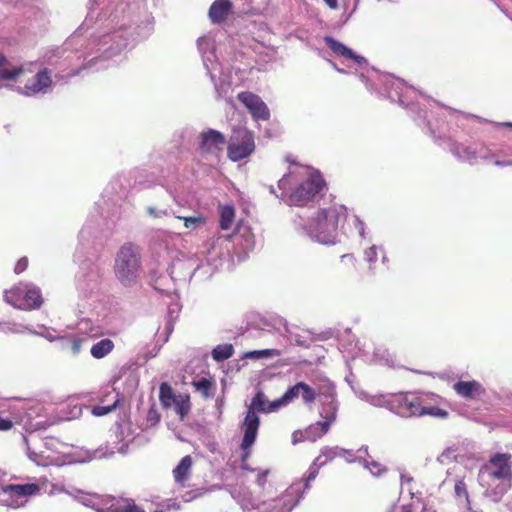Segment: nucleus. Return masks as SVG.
Wrapping results in <instances>:
<instances>
[{"label":"nucleus","mask_w":512,"mask_h":512,"mask_svg":"<svg viewBox=\"0 0 512 512\" xmlns=\"http://www.w3.org/2000/svg\"><path fill=\"white\" fill-rule=\"evenodd\" d=\"M347 209L341 204H332L321 209L304 226L306 232L323 244L334 243L339 226L346 221Z\"/></svg>","instance_id":"obj_1"},{"label":"nucleus","mask_w":512,"mask_h":512,"mask_svg":"<svg viewBox=\"0 0 512 512\" xmlns=\"http://www.w3.org/2000/svg\"><path fill=\"white\" fill-rule=\"evenodd\" d=\"M274 403H276V400L268 401L264 392L261 390H258L252 398L243 421L244 435L240 445L243 451L241 456L242 464L249 459L251 455V447L256 440L260 426V418L257 415V412L268 414L278 411L280 407H274Z\"/></svg>","instance_id":"obj_2"},{"label":"nucleus","mask_w":512,"mask_h":512,"mask_svg":"<svg viewBox=\"0 0 512 512\" xmlns=\"http://www.w3.org/2000/svg\"><path fill=\"white\" fill-rule=\"evenodd\" d=\"M140 270L139 249L132 243L124 244L115 258L114 272L116 278L124 285L131 284Z\"/></svg>","instance_id":"obj_3"},{"label":"nucleus","mask_w":512,"mask_h":512,"mask_svg":"<svg viewBox=\"0 0 512 512\" xmlns=\"http://www.w3.org/2000/svg\"><path fill=\"white\" fill-rule=\"evenodd\" d=\"M255 147L253 132L246 127H235L227 146V156L234 162L241 161L249 157Z\"/></svg>","instance_id":"obj_4"},{"label":"nucleus","mask_w":512,"mask_h":512,"mask_svg":"<svg viewBox=\"0 0 512 512\" xmlns=\"http://www.w3.org/2000/svg\"><path fill=\"white\" fill-rule=\"evenodd\" d=\"M39 491L40 487L35 483L4 485L0 487V503L11 508H19L25 505V498Z\"/></svg>","instance_id":"obj_5"},{"label":"nucleus","mask_w":512,"mask_h":512,"mask_svg":"<svg viewBox=\"0 0 512 512\" xmlns=\"http://www.w3.org/2000/svg\"><path fill=\"white\" fill-rule=\"evenodd\" d=\"M325 187V181L320 175H310L302 181L289 195V203L304 206L319 194Z\"/></svg>","instance_id":"obj_6"},{"label":"nucleus","mask_w":512,"mask_h":512,"mask_svg":"<svg viewBox=\"0 0 512 512\" xmlns=\"http://www.w3.org/2000/svg\"><path fill=\"white\" fill-rule=\"evenodd\" d=\"M237 99L246 107L255 121H268L270 119V110L266 103L255 93L242 91L237 95Z\"/></svg>","instance_id":"obj_7"},{"label":"nucleus","mask_w":512,"mask_h":512,"mask_svg":"<svg viewBox=\"0 0 512 512\" xmlns=\"http://www.w3.org/2000/svg\"><path fill=\"white\" fill-rule=\"evenodd\" d=\"M512 463L511 454L509 453H496L493 455L485 469L489 471L490 476L496 479H512Z\"/></svg>","instance_id":"obj_8"},{"label":"nucleus","mask_w":512,"mask_h":512,"mask_svg":"<svg viewBox=\"0 0 512 512\" xmlns=\"http://www.w3.org/2000/svg\"><path fill=\"white\" fill-rule=\"evenodd\" d=\"M453 390L459 397L465 400H478L486 394L483 385L476 380L457 381L453 384Z\"/></svg>","instance_id":"obj_9"},{"label":"nucleus","mask_w":512,"mask_h":512,"mask_svg":"<svg viewBox=\"0 0 512 512\" xmlns=\"http://www.w3.org/2000/svg\"><path fill=\"white\" fill-rule=\"evenodd\" d=\"M200 138V149L203 153L219 154L226 143L225 136L213 129L202 132Z\"/></svg>","instance_id":"obj_10"},{"label":"nucleus","mask_w":512,"mask_h":512,"mask_svg":"<svg viewBox=\"0 0 512 512\" xmlns=\"http://www.w3.org/2000/svg\"><path fill=\"white\" fill-rule=\"evenodd\" d=\"M336 448L324 447L319 456L315 458L308 469L305 477V488H309L310 483L317 477L319 469L337 457Z\"/></svg>","instance_id":"obj_11"},{"label":"nucleus","mask_w":512,"mask_h":512,"mask_svg":"<svg viewBox=\"0 0 512 512\" xmlns=\"http://www.w3.org/2000/svg\"><path fill=\"white\" fill-rule=\"evenodd\" d=\"M324 41L335 54L347 59H352L360 66L367 64V60L365 59V57L357 55L352 49L348 48L343 43L337 41L333 37L326 36L324 38Z\"/></svg>","instance_id":"obj_12"},{"label":"nucleus","mask_w":512,"mask_h":512,"mask_svg":"<svg viewBox=\"0 0 512 512\" xmlns=\"http://www.w3.org/2000/svg\"><path fill=\"white\" fill-rule=\"evenodd\" d=\"M231 10L230 0H215L209 8L208 16L213 24H221L227 20Z\"/></svg>","instance_id":"obj_13"},{"label":"nucleus","mask_w":512,"mask_h":512,"mask_svg":"<svg viewBox=\"0 0 512 512\" xmlns=\"http://www.w3.org/2000/svg\"><path fill=\"white\" fill-rule=\"evenodd\" d=\"M52 84V79L47 69H44L38 72L35 75V80L31 84H26L24 86V94L27 96L37 94L39 92H44L47 88H49Z\"/></svg>","instance_id":"obj_14"},{"label":"nucleus","mask_w":512,"mask_h":512,"mask_svg":"<svg viewBox=\"0 0 512 512\" xmlns=\"http://www.w3.org/2000/svg\"><path fill=\"white\" fill-rule=\"evenodd\" d=\"M399 413L403 416L423 415L425 408L421 406V401L415 396H403L399 399Z\"/></svg>","instance_id":"obj_15"},{"label":"nucleus","mask_w":512,"mask_h":512,"mask_svg":"<svg viewBox=\"0 0 512 512\" xmlns=\"http://www.w3.org/2000/svg\"><path fill=\"white\" fill-rule=\"evenodd\" d=\"M107 512H145L140 506L136 505L132 499L107 498Z\"/></svg>","instance_id":"obj_16"},{"label":"nucleus","mask_w":512,"mask_h":512,"mask_svg":"<svg viewBox=\"0 0 512 512\" xmlns=\"http://www.w3.org/2000/svg\"><path fill=\"white\" fill-rule=\"evenodd\" d=\"M193 459L190 455L184 456L179 464L173 469V477L180 487H185L189 480Z\"/></svg>","instance_id":"obj_17"},{"label":"nucleus","mask_w":512,"mask_h":512,"mask_svg":"<svg viewBox=\"0 0 512 512\" xmlns=\"http://www.w3.org/2000/svg\"><path fill=\"white\" fill-rule=\"evenodd\" d=\"M265 496L267 497V500L275 502L274 507L279 508L280 512H289L296 504V500L294 499V490H292V488L286 489L277 498H274L270 491H267Z\"/></svg>","instance_id":"obj_18"},{"label":"nucleus","mask_w":512,"mask_h":512,"mask_svg":"<svg viewBox=\"0 0 512 512\" xmlns=\"http://www.w3.org/2000/svg\"><path fill=\"white\" fill-rule=\"evenodd\" d=\"M235 220V208L233 205H219V227L221 230H229Z\"/></svg>","instance_id":"obj_19"},{"label":"nucleus","mask_w":512,"mask_h":512,"mask_svg":"<svg viewBox=\"0 0 512 512\" xmlns=\"http://www.w3.org/2000/svg\"><path fill=\"white\" fill-rule=\"evenodd\" d=\"M302 382H297L289 387L287 391L274 403V407H285L301 395Z\"/></svg>","instance_id":"obj_20"},{"label":"nucleus","mask_w":512,"mask_h":512,"mask_svg":"<svg viewBox=\"0 0 512 512\" xmlns=\"http://www.w3.org/2000/svg\"><path fill=\"white\" fill-rule=\"evenodd\" d=\"M114 349V343L112 340L105 338L95 343L90 350L91 355L95 359H101L107 356Z\"/></svg>","instance_id":"obj_21"},{"label":"nucleus","mask_w":512,"mask_h":512,"mask_svg":"<svg viewBox=\"0 0 512 512\" xmlns=\"http://www.w3.org/2000/svg\"><path fill=\"white\" fill-rule=\"evenodd\" d=\"M177 395H175L172 387L167 383H161L159 387V400L164 409H169L175 402Z\"/></svg>","instance_id":"obj_22"},{"label":"nucleus","mask_w":512,"mask_h":512,"mask_svg":"<svg viewBox=\"0 0 512 512\" xmlns=\"http://www.w3.org/2000/svg\"><path fill=\"white\" fill-rule=\"evenodd\" d=\"M25 307L28 309H38L43 303L42 294L39 288H29L24 295Z\"/></svg>","instance_id":"obj_23"},{"label":"nucleus","mask_w":512,"mask_h":512,"mask_svg":"<svg viewBox=\"0 0 512 512\" xmlns=\"http://www.w3.org/2000/svg\"><path fill=\"white\" fill-rule=\"evenodd\" d=\"M465 479L466 475L457 476L454 481V494L457 501L469 504V493Z\"/></svg>","instance_id":"obj_24"},{"label":"nucleus","mask_w":512,"mask_h":512,"mask_svg":"<svg viewBox=\"0 0 512 512\" xmlns=\"http://www.w3.org/2000/svg\"><path fill=\"white\" fill-rule=\"evenodd\" d=\"M173 405L175 412L183 420L191 409L190 396L188 394H178Z\"/></svg>","instance_id":"obj_25"},{"label":"nucleus","mask_w":512,"mask_h":512,"mask_svg":"<svg viewBox=\"0 0 512 512\" xmlns=\"http://www.w3.org/2000/svg\"><path fill=\"white\" fill-rule=\"evenodd\" d=\"M192 386L198 391L203 398L213 397L214 382L207 378H201L192 382Z\"/></svg>","instance_id":"obj_26"},{"label":"nucleus","mask_w":512,"mask_h":512,"mask_svg":"<svg viewBox=\"0 0 512 512\" xmlns=\"http://www.w3.org/2000/svg\"><path fill=\"white\" fill-rule=\"evenodd\" d=\"M233 353H234V348H233L232 344H222V345L216 346L212 350V358L217 362H221L226 359H229L233 355Z\"/></svg>","instance_id":"obj_27"},{"label":"nucleus","mask_w":512,"mask_h":512,"mask_svg":"<svg viewBox=\"0 0 512 512\" xmlns=\"http://www.w3.org/2000/svg\"><path fill=\"white\" fill-rule=\"evenodd\" d=\"M338 404L333 399L324 403L321 407L320 415L324 420L335 422L337 418Z\"/></svg>","instance_id":"obj_28"},{"label":"nucleus","mask_w":512,"mask_h":512,"mask_svg":"<svg viewBox=\"0 0 512 512\" xmlns=\"http://www.w3.org/2000/svg\"><path fill=\"white\" fill-rule=\"evenodd\" d=\"M177 219L182 220L184 222V226L187 229L195 230L199 228L200 226H203L206 224L207 219L205 216L198 214L196 216H190V217H184V216H177Z\"/></svg>","instance_id":"obj_29"},{"label":"nucleus","mask_w":512,"mask_h":512,"mask_svg":"<svg viewBox=\"0 0 512 512\" xmlns=\"http://www.w3.org/2000/svg\"><path fill=\"white\" fill-rule=\"evenodd\" d=\"M281 355V351L278 349H263V350H254L249 351L245 354L246 358L250 359H262V358H273Z\"/></svg>","instance_id":"obj_30"},{"label":"nucleus","mask_w":512,"mask_h":512,"mask_svg":"<svg viewBox=\"0 0 512 512\" xmlns=\"http://www.w3.org/2000/svg\"><path fill=\"white\" fill-rule=\"evenodd\" d=\"M301 397L305 404H312L316 400L317 392L310 385L302 382Z\"/></svg>","instance_id":"obj_31"},{"label":"nucleus","mask_w":512,"mask_h":512,"mask_svg":"<svg viewBox=\"0 0 512 512\" xmlns=\"http://www.w3.org/2000/svg\"><path fill=\"white\" fill-rule=\"evenodd\" d=\"M334 422L329 420L318 421L315 424L310 425V431L318 430V433L315 434V437H323L330 429V426Z\"/></svg>","instance_id":"obj_32"},{"label":"nucleus","mask_w":512,"mask_h":512,"mask_svg":"<svg viewBox=\"0 0 512 512\" xmlns=\"http://www.w3.org/2000/svg\"><path fill=\"white\" fill-rule=\"evenodd\" d=\"M85 342V338L78 337V336H72L69 338V349L73 355H77L80 353L82 349V345Z\"/></svg>","instance_id":"obj_33"},{"label":"nucleus","mask_w":512,"mask_h":512,"mask_svg":"<svg viewBox=\"0 0 512 512\" xmlns=\"http://www.w3.org/2000/svg\"><path fill=\"white\" fill-rule=\"evenodd\" d=\"M23 72L21 67L0 70V78L4 80H13Z\"/></svg>","instance_id":"obj_34"},{"label":"nucleus","mask_w":512,"mask_h":512,"mask_svg":"<svg viewBox=\"0 0 512 512\" xmlns=\"http://www.w3.org/2000/svg\"><path fill=\"white\" fill-rule=\"evenodd\" d=\"M367 467L374 476H381L387 472V468L385 466L375 461L368 462Z\"/></svg>","instance_id":"obj_35"},{"label":"nucleus","mask_w":512,"mask_h":512,"mask_svg":"<svg viewBox=\"0 0 512 512\" xmlns=\"http://www.w3.org/2000/svg\"><path fill=\"white\" fill-rule=\"evenodd\" d=\"M115 407H116V403H114L113 405H109V406H95V407H93L92 413L95 416H104V415L110 413L112 410H114Z\"/></svg>","instance_id":"obj_36"},{"label":"nucleus","mask_w":512,"mask_h":512,"mask_svg":"<svg viewBox=\"0 0 512 512\" xmlns=\"http://www.w3.org/2000/svg\"><path fill=\"white\" fill-rule=\"evenodd\" d=\"M424 414H428V415L436 416V417H440V418H446L448 416V412L439 407H430L427 409L425 408Z\"/></svg>","instance_id":"obj_37"},{"label":"nucleus","mask_w":512,"mask_h":512,"mask_svg":"<svg viewBox=\"0 0 512 512\" xmlns=\"http://www.w3.org/2000/svg\"><path fill=\"white\" fill-rule=\"evenodd\" d=\"M160 420V415L155 407V405L153 404L148 413H147V421L151 424V425H155L156 423H158Z\"/></svg>","instance_id":"obj_38"},{"label":"nucleus","mask_w":512,"mask_h":512,"mask_svg":"<svg viewBox=\"0 0 512 512\" xmlns=\"http://www.w3.org/2000/svg\"><path fill=\"white\" fill-rule=\"evenodd\" d=\"M28 264H29V261H28L27 257L20 258L17 261V263L15 264L14 272L16 274H20V273L24 272L28 268Z\"/></svg>","instance_id":"obj_39"},{"label":"nucleus","mask_w":512,"mask_h":512,"mask_svg":"<svg viewBox=\"0 0 512 512\" xmlns=\"http://www.w3.org/2000/svg\"><path fill=\"white\" fill-rule=\"evenodd\" d=\"M12 427H13V422L8 418L2 417V415L0 414V431H8Z\"/></svg>","instance_id":"obj_40"},{"label":"nucleus","mask_w":512,"mask_h":512,"mask_svg":"<svg viewBox=\"0 0 512 512\" xmlns=\"http://www.w3.org/2000/svg\"><path fill=\"white\" fill-rule=\"evenodd\" d=\"M365 258L369 262H373V261L376 260V258H377V249H376L375 246H372V247L368 248L365 251Z\"/></svg>","instance_id":"obj_41"},{"label":"nucleus","mask_w":512,"mask_h":512,"mask_svg":"<svg viewBox=\"0 0 512 512\" xmlns=\"http://www.w3.org/2000/svg\"><path fill=\"white\" fill-rule=\"evenodd\" d=\"M268 474H269V470H265L262 473L258 474V476H257L256 482L263 489H265V484L267 483Z\"/></svg>","instance_id":"obj_42"},{"label":"nucleus","mask_w":512,"mask_h":512,"mask_svg":"<svg viewBox=\"0 0 512 512\" xmlns=\"http://www.w3.org/2000/svg\"><path fill=\"white\" fill-rule=\"evenodd\" d=\"M388 512H412L411 507L408 505L394 504L390 507Z\"/></svg>","instance_id":"obj_43"},{"label":"nucleus","mask_w":512,"mask_h":512,"mask_svg":"<svg viewBox=\"0 0 512 512\" xmlns=\"http://www.w3.org/2000/svg\"><path fill=\"white\" fill-rule=\"evenodd\" d=\"M147 213L153 218H160L167 214L166 211H159L154 207H148Z\"/></svg>","instance_id":"obj_44"},{"label":"nucleus","mask_w":512,"mask_h":512,"mask_svg":"<svg viewBox=\"0 0 512 512\" xmlns=\"http://www.w3.org/2000/svg\"><path fill=\"white\" fill-rule=\"evenodd\" d=\"M318 433V430H313V431H310V426L305 430V438L307 440H310L312 442L316 441L317 439H319L320 437H315V434Z\"/></svg>","instance_id":"obj_45"},{"label":"nucleus","mask_w":512,"mask_h":512,"mask_svg":"<svg viewBox=\"0 0 512 512\" xmlns=\"http://www.w3.org/2000/svg\"><path fill=\"white\" fill-rule=\"evenodd\" d=\"M289 179L290 177L288 175H285L283 176L279 181H278V187L282 190H285L287 188V186L289 185Z\"/></svg>","instance_id":"obj_46"},{"label":"nucleus","mask_w":512,"mask_h":512,"mask_svg":"<svg viewBox=\"0 0 512 512\" xmlns=\"http://www.w3.org/2000/svg\"><path fill=\"white\" fill-rule=\"evenodd\" d=\"M302 436V433L300 431H295L292 435L293 437V444H296L300 441V437Z\"/></svg>","instance_id":"obj_47"},{"label":"nucleus","mask_w":512,"mask_h":512,"mask_svg":"<svg viewBox=\"0 0 512 512\" xmlns=\"http://www.w3.org/2000/svg\"><path fill=\"white\" fill-rule=\"evenodd\" d=\"M324 2L329 6L331 9L337 8V0H324Z\"/></svg>","instance_id":"obj_48"},{"label":"nucleus","mask_w":512,"mask_h":512,"mask_svg":"<svg viewBox=\"0 0 512 512\" xmlns=\"http://www.w3.org/2000/svg\"><path fill=\"white\" fill-rule=\"evenodd\" d=\"M10 294H12V293H11V292H6V293H5V299H6V301H7L9 304L13 305L14 307H19V306H18V305H17V304H16V303H15V302L10 298Z\"/></svg>","instance_id":"obj_49"},{"label":"nucleus","mask_w":512,"mask_h":512,"mask_svg":"<svg viewBox=\"0 0 512 512\" xmlns=\"http://www.w3.org/2000/svg\"><path fill=\"white\" fill-rule=\"evenodd\" d=\"M495 165H496V166H500V167L508 166V165H507V161H499V160H497V161L495 162Z\"/></svg>","instance_id":"obj_50"},{"label":"nucleus","mask_w":512,"mask_h":512,"mask_svg":"<svg viewBox=\"0 0 512 512\" xmlns=\"http://www.w3.org/2000/svg\"><path fill=\"white\" fill-rule=\"evenodd\" d=\"M6 63V58L3 55H0V67H2Z\"/></svg>","instance_id":"obj_51"},{"label":"nucleus","mask_w":512,"mask_h":512,"mask_svg":"<svg viewBox=\"0 0 512 512\" xmlns=\"http://www.w3.org/2000/svg\"><path fill=\"white\" fill-rule=\"evenodd\" d=\"M502 125L506 127H512V122H504Z\"/></svg>","instance_id":"obj_52"},{"label":"nucleus","mask_w":512,"mask_h":512,"mask_svg":"<svg viewBox=\"0 0 512 512\" xmlns=\"http://www.w3.org/2000/svg\"><path fill=\"white\" fill-rule=\"evenodd\" d=\"M359 223H360V225H361L360 234H361V235H363V222H360V221H359Z\"/></svg>","instance_id":"obj_53"},{"label":"nucleus","mask_w":512,"mask_h":512,"mask_svg":"<svg viewBox=\"0 0 512 512\" xmlns=\"http://www.w3.org/2000/svg\"><path fill=\"white\" fill-rule=\"evenodd\" d=\"M507 165L512 166V160L511 161H507Z\"/></svg>","instance_id":"obj_54"},{"label":"nucleus","mask_w":512,"mask_h":512,"mask_svg":"<svg viewBox=\"0 0 512 512\" xmlns=\"http://www.w3.org/2000/svg\"><path fill=\"white\" fill-rule=\"evenodd\" d=\"M258 11H259L258 9H254V10L252 11V13H254V14H255V13H257Z\"/></svg>","instance_id":"obj_55"},{"label":"nucleus","mask_w":512,"mask_h":512,"mask_svg":"<svg viewBox=\"0 0 512 512\" xmlns=\"http://www.w3.org/2000/svg\"><path fill=\"white\" fill-rule=\"evenodd\" d=\"M153 512H164V511H162V510H155V511H153Z\"/></svg>","instance_id":"obj_56"}]
</instances>
